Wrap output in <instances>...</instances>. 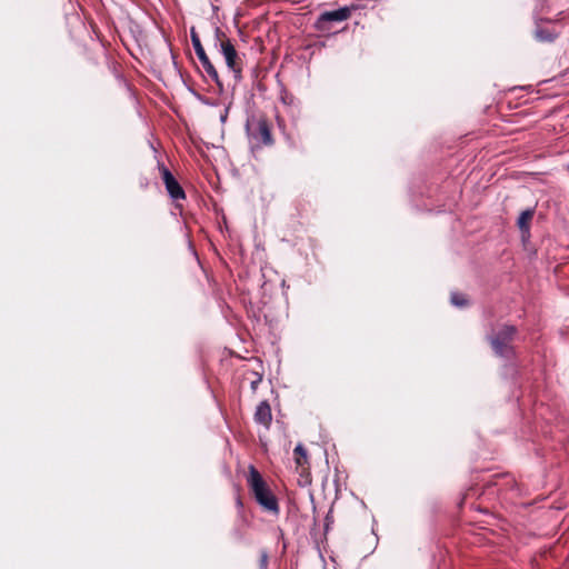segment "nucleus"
Returning a JSON list of instances; mask_svg holds the SVG:
<instances>
[{
    "label": "nucleus",
    "instance_id": "1",
    "mask_svg": "<svg viewBox=\"0 0 569 569\" xmlns=\"http://www.w3.org/2000/svg\"><path fill=\"white\" fill-rule=\"evenodd\" d=\"M246 132L252 152L263 147H271L274 143L271 124L263 114L249 116L246 122Z\"/></svg>",
    "mask_w": 569,
    "mask_h": 569
},
{
    "label": "nucleus",
    "instance_id": "2",
    "mask_svg": "<svg viewBox=\"0 0 569 569\" xmlns=\"http://www.w3.org/2000/svg\"><path fill=\"white\" fill-rule=\"evenodd\" d=\"M248 486L257 502L267 511L279 513V505L260 472L253 467L249 468Z\"/></svg>",
    "mask_w": 569,
    "mask_h": 569
},
{
    "label": "nucleus",
    "instance_id": "3",
    "mask_svg": "<svg viewBox=\"0 0 569 569\" xmlns=\"http://www.w3.org/2000/svg\"><path fill=\"white\" fill-rule=\"evenodd\" d=\"M517 335V328L510 325H503L496 332L488 337L490 346L496 356L511 359L515 356L512 342Z\"/></svg>",
    "mask_w": 569,
    "mask_h": 569
},
{
    "label": "nucleus",
    "instance_id": "4",
    "mask_svg": "<svg viewBox=\"0 0 569 569\" xmlns=\"http://www.w3.org/2000/svg\"><path fill=\"white\" fill-rule=\"evenodd\" d=\"M190 38H191V42H192L194 52H196L198 59L200 60L202 68L204 69V71L209 76V78L216 82L219 90L222 91L223 84L220 81L218 71L216 70L214 66L210 61L209 57L207 56V53L202 47V43L200 41V37L197 33V31L194 30V28H191Z\"/></svg>",
    "mask_w": 569,
    "mask_h": 569
},
{
    "label": "nucleus",
    "instance_id": "5",
    "mask_svg": "<svg viewBox=\"0 0 569 569\" xmlns=\"http://www.w3.org/2000/svg\"><path fill=\"white\" fill-rule=\"evenodd\" d=\"M219 51L223 56L228 69L233 73L236 81H240L242 79V60L231 40L223 39Z\"/></svg>",
    "mask_w": 569,
    "mask_h": 569
},
{
    "label": "nucleus",
    "instance_id": "6",
    "mask_svg": "<svg viewBox=\"0 0 569 569\" xmlns=\"http://www.w3.org/2000/svg\"><path fill=\"white\" fill-rule=\"evenodd\" d=\"M355 8L342 7L333 11L322 12L316 20L315 27L318 31L327 32L330 30L328 23L332 21H345L351 17Z\"/></svg>",
    "mask_w": 569,
    "mask_h": 569
},
{
    "label": "nucleus",
    "instance_id": "7",
    "mask_svg": "<svg viewBox=\"0 0 569 569\" xmlns=\"http://www.w3.org/2000/svg\"><path fill=\"white\" fill-rule=\"evenodd\" d=\"M254 421L258 425L263 426L266 429L270 428L272 421L271 407L267 400L261 401L254 412Z\"/></svg>",
    "mask_w": 569,
    "mask_h": 569
},
{
    "label": "nucleus",
    "instance_id": "8",
    "mask_svg": "<svg viewBox=\"0 0 569 569\" xmlns=\"http://www.w3.org/2000/svg\"><path fill=\"white\" fill-rule=\"evenodd\" d=\"M295 461L297 465V470L300 472V475H305L307 470L309 469V461H308V453L306 448L302 445H297L295 450Z\"/></svg>",
    "mask_w": 569,
    "mask_h": 569
},
{
    "label": "nucleus",
    "instance_id": "9",
    "mask_svg": "<svg viewBox=\"0 0 569 569\" xmlns=\"http://www.w3.org/2000/svg\"><path fill=\"white\" fill-rule=\"evenodd\" d=\"M533 214H535L533 209H527L520 213V216L517 220V226L523 236L529 234V232H530V222L533 218Z\"/></svg>",
    "mask_w": 569,
    "mask_h": 569
},
{
    "label": "nucleus",
    "instance_id": "10",
    "mask_svg": "<svg viewBox=\"0 0 569 569\" xmlns=\"http://www.w3.org/2000/svg\"><path fill=\"white\" fill-rule=\"evenodd\" d=\"M164 186L167 192L173 200H181L186 198L184 190L182 189V187L180 186L176 178L170 182L166 183Z\"/></svg>",
    "mask_w": 569,
    "mask_h": 569
},
{
    "label": "nucleus",
    "instance_id": "11",
    "mask_svg": "<svg viewBox=\"0 0 569 569\" xmlns=\"http://www.w3.org/2000/svg\"><path fill=\"white\" fill-rule=\"evenodd\" d=\"M558 33L551 29L537 26L535 30V38L540 42H552L557 39Z\"/></svg>",
    "mask_w": 569,
    "mask_h": 569
},
{
    "label": "nucleus",
    "instance_id": "12",
    "mask_svg": "<svg viewBox=\"0 0 569 569\" xmlns=\"http://www.w3.org/2000/svg\"><path fill=\"white\" fill-rule=\"evenodd\" d=\"M158 168L164 184L174 179V176L163 163H159Z\"/></svg>",
    "mask_w": 569,
    "mask_h": 569
},
{
    "label": "nucleus",
    "instance_id": "13",
    "mask_svg": "<svg viewBox=\"0 0 569 569\" xmlns=\"http://www.w3.org/2000/svg\"><path fill=\"white\" fill-rule=\"evenodd\" d=\"M450 300L451 303L456 307H465L468 305V301L465 298V296L458 292H452Z\"/></svg>",
    "mask_w": 569,
    "mask_h": 569
},
{
    "label": "nucleus",
    "instance_id": "14",
    "mask_svg": "<svg viewBox=\"0 0 569 569\" xmlns=\"http://www.w3.org/2000/svg\"><path fill=\"white\" fill-rule=\"evenodd\" d=\"M223 39L229 38L219 27H217L214 29V47L220 49V43L223 42Z\"/></svg>",
    "mask_w": 569,
    "mask_h": 569
},
{
    "label": "nucleus",
    "instance_id": "15",
    "mask_svg": "<svg viewBox=\"0 0 569 569\" xmlns=\"http://www.w3.org/2000/svg\"><path fill=\"white\" fill-rule=\"evenodd\" d=\"M227 117H228V110H226L224 113L220 117V120L222 122H224L227 120Z\"/></svg>",
    "mask_w": 569,
    "mask_h": 569
}]
</instances>
